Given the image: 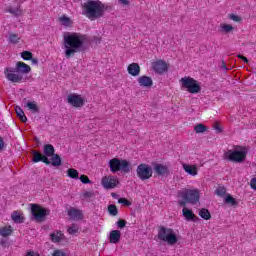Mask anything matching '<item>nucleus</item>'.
Listing matches in <instances>:
<instances>
[{
  "instance_id": "nucleus-1",
  "label": "nucleus",
  "mask_w": 256,
  "mask_h": 256,
  "mask_svg": "<svg viewBox=\"0 0 256 256\" xmlns=\"http://www.w3.org/2000/svg\"><path fill=\"white\" fill-rule=\"evenodd\" d=\"M86 41L87 37L81 33L67 32L64 34L63 45L66 59L75 57V53H84V51H87V46H85Z\"/></svg>"
},
{
  "instance_id": "nucleus-2",
  "label": "nucleus",
  "mask_w": 256,
  "mask_h": 256,
  "mask_svg": "<svg viewBox=\"0 0 256 256\" xmlns=\"http://www.w3.org/2000/svg\"><path fill=\"white\" fill-rule=\"evenodd\" d=\"M31 73V66L28 64H25V62L18 61L14 68H5L4 75L8 81H11V83H25Z\"/></svg>"
},
{
  "instance_id": "nucleus-3",
  "label": "nucleus",
  "mask_w": 256,
  "mask_h": 256,
  "mask_svg": "<svg viewBox=\"0 0 256 256\" xmlns=\"http://www.w3.org/2000/svg\"><path fill=\"white\" fill-rule=\"evenodd\" d=\"M107 6L101 1L88 0L84 3L82 8V15H85L90 21L101 19L104 17Z\"/></svg>"
},
{
  "instance_id": "nucleus-4",
  "label": "nucleus",
  "mask_w": 256,
  "mask_h": 256,
  "mask_svg": "<svg viewBox=\"0 0 256 256\" xmlns=\"http://www.w3.org/2000/svg\"><path fill=\"white\" fill-rule=\"evenodd\" d=\"M178 195V205L180 207H186L189 203L190 205H197L199 199H201V193L198 189H187L184 188L177 193Z\"/></svg>"
},
{
  "instance_id": "nucleus-5",
  "label": "nucleus",
  "mask_w": 256,
  "mask_h": 256,
  "mask_svg": "<svg viewBox=\"0 0 256 256\" xmlns=\"http://www.w3.org/2000/svg\"><path fill=\"white\" fill-rule=\"evenodd\" d=\"M249 149L245 146L235 145L234 149L227 150L223 154V159L230 163H245Z\"/></svg>"
},
{
  "instance_id": "nucleus-6",
  "label": "nucleus",
  "mask_w": 256,
  "mask_h": 256,
  "mask_svg": "<svg viewBox=\"0 0 256 256\" xmlns=\"http://www.w3.org/2000/svg\"><path fill=\"white\" fill-rule=\"evenodd\" d=\"M157 237L160 241L168 243V245H176V243L179 241L175 230L165 226L159 227Z\"/></svg>"
},
{
  "instance_id": "nucleus-7",
  "label": "nucleus",
  "mask_w": 256,
  "mask_h": 256,
  "mask_svg": "<svg viewBox=\"0 0 256 256\" xmlns=\"http://www.w3.org/2000/svg\"><path fill=\"white\" fill-rule=\"evenodd\" d=\"M109 167L111 173H119V171L124 174L131 173V164L125 159L113 158L109 160Z\"/></svg>"
},
{
  "instance_id": "nucleus-8",
  "label": "nucleus",
  "mask_w": 256,
  "mask_h": 256,
  "mask_svg": "<svg viewBox=\"0 0 256 256\" xmlns=\"http://www.w3.org/2000/svg\"><path fill=\"white\" fill-rule=\"evenodd\" d=\"M32 220L36 223H43L46 217L51 215V210L48 208H43L38 204H30Z\"/></svg>"
},
{
  "instance_id": "nucleus-9",
  "label": "nucleus",
  "mask_w": 256,
  "mask_h": 256,
  "mask_svg": "<svg viewBox=\"0 0 256 256\" xmlns=\"http://www.w3.org/2000/svg\"><path fill=\"white\" fill-rule=\"evenodd\" d=\"M181 89H186L188 93L197 94L201 93V85L199 82L191 77H184L180 79Z\"/></svg>"
},
{
  "instance_id": "nucleus-10",
  "label": "nucleus",
  "mask_w": 256,
  "mask_h": 256,
  "mask_svg": "<svg viewBox=\"0 0 256 256\" xmlns=\"http://www.w3.org/2000/svg\"><path fill=\"white\" fill-rule=\"evenodd\" d=\"M43 151L44 157H47V159L52 157L50 161V165H52V167H61V156H59V154H55V147L53 145H44Z\"/></svg>"
},
{
  "instance_id": "nucleus-11",
  "label": "nucleus",
  "mask_w": 256,
  "mask_h": 256,
  "mask_svg": "<svg viewBox=\"0 0 256 256\" xmlns=\"http://www.w3.org/2000/svg\"><path fill=\"white\" fill-rule=\"evenodd\" d=\"M137 177L141 181H147V179H150L153 177V168L149 166L148 164L142 163L138 165L136 169Z\"/></svg>"
},
{
  "instance_id": "nucleus-12",
  "label": "nucleus",
  "mask_w": 256,
  "mask_h": 256,
  "mask_svg": "<svg viewBox=\"0 0 256 256\" xmlns=\"http://www.w3.org/2000/svg\"><path fill=\"white\" fill-rule=\"evenodd\" d=\"M102 187L104 189H115L119 185V180L113 175L104 176L101 180Z\"/></svg>"
},
{
  "instance_id": "nucleus-13",
  "label": "nucleus",
  "mask_w": 256,
  "mask_h": 256,
  "mask_svg": "<svg viewBox=\"0 0 256 256\" xmlns=\"http://www.w3.org/2000/svg\"><path fill=\"white\" fill-rule=\"evenodd\" d=\"M67 102L69 105H72V107H83L85 105V98L81 97L79 94H70L67 97Z\"/></svg>"
},
{
  "instance_id": "nucleus-14",
  "label": "nucleus",
  "mask_w": 256,
  "mask_h": 256,
  "mask_svg": "<svg viewBox=\"0 0 256 256\" xmlns=\"http://www.w3.org/2000/svg\"><path fill=\"white\" fill-rule=\"evenodd\" d=\"M152 69L155 71V73L163 75V73L168 71L169 66H167V62L164 60H158L152 63Z\"/></svg>"
},
{
  "instance_id": "nucleus-15",
  "label": "nucleus",
  "mask_w": 256,
  "mask_h": 256,
  "mask_svg": "<svg viewBox=\"0 0 256 256\" xmlns=\"http://www.w3.org/2000/svg\"><path fill=\"white\" fill-rule=\"evenodd\" d=\"M32 163H45V165H51V160L45 156V154L37 151V150H32Z\"/></svg>"
},
{
  "instance_id": "nucleus-16",
  "label": "nucleus",
  "mask_w": 256,
  "mask_h": 256,
  "mask_svg": "<svg viewBox=\"0 0 256 256\" xmlns=\"http://www.w3.org/2000/svg\"><path fill=\"white\" fill-rule=\"evenodd\" d=\"M154 173L158 175V177H165V175H169V167L163 164H155L154 165Z\"/></svg>"
},
{
  "instance_id": "nucleus-17",
  "label": "nucleus",
  "mask_w": 256,
  "mask_h": 256,
  "mask_svg": "<svg viewBox=\"0 0 256 256\" xmlns=\"http://www.w3.org/2000/svg\"><path fill=\"white\" fill-rule=\"evenodd\" d=\"M137 82L140 87H146V88L153 87V78L146 75L140 76L137 79Z\"/></svg>"
},
{
  "instance_id": "nucleus-18",
  "label": "nucleus",
  "mask_w": 256,
  "mask_h": 256,
  "mask_svg": "<svg viewBox=\"0 0 256 256\" xmlns=\"http://www.w3.org/2000/svg\"><path fill=\"white\" fill-rule=\"evenodd\" d=\"M121 241V231L119 230H112L109 233V243H113L117 245Z\"/></svg>"
},
{
  "instance_id": "nucleus-19",
  "label": "nucleus",
  "mask_w": 256,
  "mask_h": 256,
  "mask_svg": "<svg viewBox=\"0 0 256 256\" xmlns=\"http://www.w3.org/2000/svg\"><path fill=\"white\" fill-rule=\"evenodd\" d=\"M127 71L129 75H132V77H138L141 73V67L137 63H132L128 66Z\"/></svg>"
},
{
  "instance_id": "nucleus-20",
  "label": "nucleus",
  "mask_w": 256,
  "mask_h": 256,
  "mask_svg": "<svg viewBox=\"0 0 256 256\" xmlns=\"http://www.w3.org/2000/svg\"><path fill=\"white\" fill-rule=\"evenodd\" d=\"M6 13L14 15V17H20V15H23V9H21V4H19L16 8H13V6H8L6 9Z\"/></svg>"
},
{
  "instance_id": "nucleus-21",
  "label": "nucleus",
  "mask_w": 256,
  "mask_h": 256,
  "mask_svg": "<svg viewBox=\"0 0 256 256\" xmlns=\"http://www.w3.org/2000/svg\"><path fill=\"white\" fill-rule=\"evenodd\" d=\"M183 217H185L186 221H195L197 216L193 214V210H189L184 206L182 209Z\"/></svg>"
},
{
  "instance_id": "nucleus-22",
  "label": "nucleus",
  "mask_w": 256,
  "mask_h": 256,
  "mask_svg": "<svg viewBox=\"0 0 256 256\" xmlns=\"http://www.w3.org/2000/svg\"><path fill=\"white\" fill-rule=\"evenodd\" d=\"M183 169L186 173H188V175H192V177H195V175L198 173L197 166L195 165L183 164Z\"/></svg>"
},
{
  "instance_id": "nucleus-23",
  "label": "nucleus",
  "mask_w": 256,
  "mask_h": 256,
  "mask_svg": "<svg viewBox=\"0 0 256 256\" xmlns=\"http://www.w3.org/2000/svg\"><path fill=\"white\" fill-rule=\"evenodd\" d=\"M68 215L71 219H73V221H79V219H82L83 217L81 211L74 208L68 211Z\"/></svg>"
},
{
  "instance_id": "nucleus-24",
  "label": "nucleus",
  "mask_w": 256,
  "mask_h": 256,
  "mask_svg": "<svg viewBox=\"0 0 256 256\" xmlns=\"http://www.w3.org/2000/svg\"><path fill=\"white\" fill-rule=\"evenodd\" d=\"M11 219L12 221H14L15 223L21 224V223H25V217L21 214H19V212L14 211L11 214Z\"/></svg>"
},
{
  "instance_id": "nucleus-25",
  "label": "nucleus",
  "mask_w": 256,
  "mask_h": 256,
  "mask_svg": "<svg viewBox=\"0 0 256 256\" xmlns=\"http://www.w3.org/2000/svg\"><path fill=\"white\" fill-rule=\"evenodd\" d=\"M50 239L53 243H59V241H63V234L61 231H56L50 234Z\"/></svg>"
},
{
  "instance_id": "nucleus-26",
  "label": "nucleus",
  "mask_w": 256,
  "mask_h": 256,
  "mask_svg": "<svg viewBox=\"0 0 256 256\" xmlns=\"http://www.w3.org/2000/svg\"><path fill=\"white\" fill-rule=\"evenodd\" d=\"M224 203H226V205H231V207H237V205H239V202L229 194L225 197Z\"/></svg>"
},
{
  "instance_id": "nucleus-27",
  "label": "nucleus",
  "mask_w": 256,
  "mask_h": 256,
  "mask_svg": "<svg viewBox=\"0 0 256 256\" xmlns=\"http://www.w3.org/2000/svg\"><path fill=\"white\" fill-rule=\"evenodd\" d=\"M15 112H16L17 117H19L20 120L22 121V123H26L27 116H25V112H23V109H21V107H19V106H16Z\"/></svg>"
},
{
  "instance_id": "nucleus-28",
  "label": "nucleus",
  "mask_w": 256,
  "mask_h": 256,
  "mask_svg": "<svg viewBox=\"0 0 256 256\" xmlns=\"http://www.w3.org/2000/svg\"><path fill=\"white\" fill-rule=\"evenodd\" d=\"M220 33H231L233 26L231 24H221L219 28Z\"/></svg>"
},
{
  "instance_id": "nucleus-29",
  "label": "nucleus",
  "mask_w": 256,
  "mask_h": 256,
  "mask_svg": "<svg viewBox=\"0 0 256 256\" xmlns=\"http://www.w3.org/2000/svg\"><path fill=\"white\" fill-rule=\"evenodd\" d=\"M199 215L202 217V219H205V221H209V219H211V212H209L208 209L202 208L199 211Z\"/></svg>"
},
{
  "instance_id": "nucleus-30",
  "label": "nucleus",
  "mask_w": 256,
  "mask_h": 256,
  "mask_svg": "<svg viewBox=\"0 0 256 256\" xmlns=\"http://www.w3.org/2000/svg\"><path fill=\"white\" fill-rule=\"evenodd\" d=\"M11 233H13V230L11 229V226L3 227V228L0 229V235L2 237H9V235H11Z\"/></svg>"
},
{
  "instance_id": "nucleus-31",
  "label": "nucleus",
  "mask_w": 256,
  "mask_h": 256,
  "mask_svg": "<svg viewBox=\"0 0 256 256\" xmlns=\"http://www.w3.org/2000/svg\"><path fill=\"white\" fill-rule=\"evenodd\" d=\"M68 173V177H70V179H79V171L73 169V168H69L67 170Z\"/></svg>"
},
{
  "instance_id": "nucleus-32",
  "label": "nucleus",
  "mask_w": 256,
  "mask_h": 256,
  "mask_svg": "<svg viewBox=\"0 0 256 256\" xmlns=\"http://www.w3.org/2000/svg\"><path fill=\"white\" fill-rule=\"evenodd\" d=\"M108 212L113 217H117V215L119 214V210L117 209V206H115L114 204H110L108 206Z\"/></svg>"
},
{
  "instance_id": "nucleus-33",
  "label": "nucleus",
  "mask_w": 256,
  "mask_h": 256,
  "mask_svg": "<svg viewBox=\"0 0 256 256\" xmlns=\"http://www.w3.org/2000/svg\"><path fill=\"white\" fill-rule=\"evenodd\" d=\"M26 107H28V109L34 113H39V106H37L35 102H27Z\"/></svg>"
},
{
  "instance_id": "nucleus-34",
  "label": "nucleus",
  "mask_w": 256,
  "mask_h": 256,
  "mask_svg": "<svg viewBox=\"0 0 256 256\" xmlns=\"http://www.w3.org/2000/svg\"><path fill=\"white\" fill-rule=\"evenodd\" d=\"M60 23L64 25V27H69V25H71V18L64 15L60 17Z\"/></svg>"
},
{
  "instance_id": "nucleus-35",
  "label": "nucleus",
  "mask_w": 256,
  "mask_h": 256,
  "mask_svg": "<svg viewBox=\"0 0 256 256\" xmlns=\"http://www.w3.org/2000/svg\"><path fill=\"white\" fill-rule=\"evenodd\" d=\"M21 57L24 61H31V59L33 58V53L29 51H23L21 52Z\"/></svg>"
},
{
  "instance_id": "nucleus-36",
  "label": "nucleus",
  "mask_w": 256,
  "mask_h": 256,
  "mask_svg": "<svg viewBox=\"0 0 256 256\" xmlns=\"http://www.w3.org/2000/svg\"><path fill=\"white\" fill-rule=\"evenodd\" d=\"M194 131L195 133H205V131H207V126L203 124H197L194 126Z\"/></svg>"
},
{
  "instance_id": "nucleus-37",
  "label": "nucleus",
  "mask_w": 256,
  "mask_h": 256,
  "mask_svg": "<svg viewBox=\"0 0 256 256\" xmlns=\"http://www.w3.org/2000/svg\"><path fill=\"white\" fill-rule=\"evenodd\" d=\"M68 233L69 235H75V233H78L79 226L77 224H72L70 227H68Z\"/></svg>"
},
{
  "instance_id": "nucleus-38",
  "label": "nucleus",
  "mask_w": 256,
  "mask_h": 256,
  "mask_svg": "<svg viewBox=\"0 0 256 256\" xmlns=\"http://www.w3.org/2000/svg\"><path fill=\"white\" fill-rule=\"evenodd\" d=\"M20 39L21 38H19V36L17 34H10L9 35V42L10 43L17 44V43H19Z\"/></svg>"
},
{
  "instance_id": "nucleus-39",
  "label": "nucleus",
  "mask_w": 256,
  "mask_h": 256,
  "mask_svg": "<svg viewBox=\"0 0 256 256\" xmlns=\"http://www.w3.org/2000/svg\"><path fill=\"white\" fill-rule=\"evenodd\" d=\"M216 195H218V197H223L225 195V193H227V189H225V187H218L215 190Z\"/></svg>"
},
{
  "instance_id": "nucleus-40",
  "label": "nucleus",
  "mask_w": 256,
  "mask_h": 256,
  "mask_svg": "<svg viewBox=\"0 0 256 256\" xmlns=\"http://www.w3.org/2000/svg\"><path fill=\"white\" fill-rule=\"evenodd\" d=\"M118 203L120 205H125V207H131V202L129 200H127L126 198H120L118 200Z\"/></svg>"
},
{
  "instance_id": "nucleus-41",
  "label": "nucleus",
  "mask_w": 256,
  "mask_h": 256,
  "mask_svg": "<svg viewBox=\"0 0 256 256\" xmlns=\"http://www.w3.org/2000/svg\"><path fill=\"white\" fill-rule=\"evenodd\" d=\"M80 181L84 185H87V184L91 183V180H89V177L87 175H81L80 176Z\"/></svg>"
},
{
  "instance_id": "nucleus-42",
  "label": "nucleus",
  "mask_w": 256,
  "mask_h": 256,
  "mask_svg": "<svg viewBox=\"0 0 256 256\" xmlns=\"http://www.w3.org/2000/svg\"><path fill=\"white\" fill-rule=\"evenodd\" d=\"M95 195V192L93 191H86L82 194L83 199H91Z\"/></svg>"
},
{
  "instance_id": "nucleus-43",
  "label": "nucleus",
  "mask_w": 256,
  "mask_h": 256,
  "mask_svg": "<svg viewBox=\"0 0 256 256\" xmlns=\"http://www.w3.org/2000/svg\"><path fill=\"white\" fill-rule=\"evenodd\" d=\"M52 256H67V253L64 252L63 250L57 249V250H54Z\"/></svg>"
},
{
  "instance_id": "nucleus-44",
  "label": "nucleus",
  "mask_w": 256,
  "mask_h": 256,
  "mask_svg": "<svg viewBox=\"0 0 256 256\" xmlns=\"http://www.w3.org/2000/svg\"><path fill=\"white\" fill-rule=\"evenodd\" d=\"M229 19H231V21H235V23L241 22V18L235 14H230Z\"/></svg>"
},
{
  "instance_id": "nucleus-45",
  "label": "nucleus",
  "mask_w": 256,
  "mask_h": 256,
  "mask_svg": "<svg viewBox=\"0 0 256 256\" xmlns=\"http://www.w3.org/2000/svg\"><path fill=\"white\" fill-rule=\"evenodd\" d=\"M126 225H127V221H125V220H119L117 222V226L119 227V229L125 228Z\"/></svg>"
},
{
  "instance_id": "nucleus-46",
  "label": "nucleus",
  "mask_w": 256,
  "mask_h": 256,
  "mask_svg": "<svg viewBox=\"0 0 256 256\" xmlns=\"http://www.w3.org/2000/svg\"><path fill=\"white\" fill-rule=\"evenodd\" d=\"M250 187L251 189H254V191H256V177L250 180Z\"/></svg>"
},
{
  "instance_id": "nucleus-47",
  "label": "nucleus",
  "mask_w": 256,
  "mask_h": 256,
  "mask_svg": "<svg viewBox=\"0 0 256 256\" xmlns=\"http://www.w3.org/2000/svg\"><path fill=\"white\" fill-rule=\"evenodd\" d=\"M26 256H41L39 254V252H35L33 250H29L27 253H26Z\"/></svg>"
},
{
  "instance_id": "nucleus-48",
  "label": "nucleus",
  "mask_w": 256,
  "mask_h": 256,
  "mask_svg": "<svg viewBox=\"0 0 256 256\" xmlns=\"http://www.w3.org/2000/svg\"><path fill=\"white\" fill-rule=\"evenodd\" d=\"M5 149V140H3V137L0 136V152Z\"/></svg>"
},
{
  "instance_id": "nucleus-49",
  "label": "nucleus",
  "mask_w": 256,
  "mask_h": 256,
  "mask_svg": "<svg viewBox=\"0 0 256 256\" xmlns=\"http://www.w3.org/2000/svg\"><path fill=\"white\" fill-rule=\"evenodd\" d=\"M0 245H2V247H9V241L6 239H1Z\"/></svg>"
},
{
  "instance_id": "nucleus-50",
  "label": "nucleus",
  "mask_w": 256,
  "mask_h": 256,
  "mask_svg": "<svg viewBox=\"0 0 256 256\" xmlns=\"http://www.w3.org/2000/svg\"><path fill=\"white\" fill-rule=\"evenodd\" d=\"M214 129L217 131V133H221L223 131V129L221 128V126H219L218 123L214 125Z\"/></svg>"
},
{
  "instance_id": "nucleus-51",
  "label": "nucleus",
  "mask_w": 256,
  "mask_h": 256,
  "mask_svg": "<svg viewBox=\"0 0 256 256\" xmlns=\"http://www.w3.org/2000/svg\"><path fill=\"white\" fill-rule=\"evenodd\" d=\"M30 61L32 62V65H37L39 63V60H37V58H31Z\"/></svg>"
},
{
  "instance_id": "nucleus-52",
  "label": "nucleus",
  "mask_w": 256,
  "mask_h": 256,
  "mask_svg": "<svg viewBox=\"0 0 256 256\" xmlns=\"http://www.w3.org/2000/svg\"><path fill=\"white\" fill-rule=\"evenodd\" d=\"M122 5H129V0H119Z\"/></svg>"
},
{
  "instance_id": "nucleus-53",
  "label": "nucleus",
  "mask_w": 256,
  "mask_h": 256,
  "mask_svg": "<svg viewBox=\"0 0 256 256\" xmlns=\"http://www.w3.org/2000/svg\"><path fill=\"white\" fill-rule=\"evenodd\" d=\"M242 61H244V63H249V59H247V57H242Z\"/></svg>"
},
{
  "instance_id": "nucleus-54",
  "label": "nucleus",
  "mask_w": 256,
  "mask_h": 256,
  "mask_svg": "<svg viewBox=\"0 0 256 256\" xmlns=\"http://www.w3.org/2000/svg\"><path fill=\"white\" fill-rule=\"evenodd\" d=\"M222 69H225V70L228 69V68H227V65H225V62H222Z\"/></svg>"
},
{
  "instance_id": "nucleus-55",
  "label": "nucleus",
  "mask_w": 256,
  "mask_h": 256,
  "mask_svg": "<svg viewBox=\"0 0 256 256\" xmlns=\"http://www.w3.org/2000/svg\"><path fill=\"white\" fill-rule=\"evenodd\" d=\"M243 57H245V56H243V55H241V54H238V58H239V59H243Z\"/></svg>"
},
{
  "instance_id": "nucleus-56",
  "label": "nucleus",
  "mask_w": 256,
  "mask_h": 256,
  "mask_svg": "<svg viewBox=\"0 0 256 256\" xmlns=\"http://www.w3.org/2000/svg\"><path fill=\"white\" fill-rule=\"evenodd\" d=\"M111 195H112V197H116V195H117V194H115V193H112Z\"/></svg>"
}]
</instances>
